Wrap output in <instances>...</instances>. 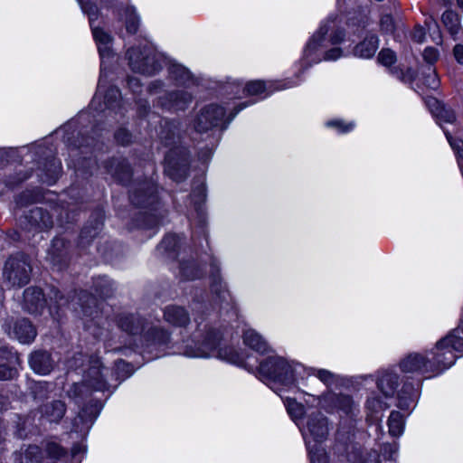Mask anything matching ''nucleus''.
Masks as SVG:
<instances>
[{"mask_svg":"<svg viewBox=\"0 0 463 463\" xmlns=\"http://www.w3.org/2000/svg\"><path fill=\"white\" fill-rule=\"evenodd\" d=\"M259 368L263 376L275 383L289 386L295 381L291 365L281 357H269L262 361Z\"/></svg>","mask_w":463,"mask_h":463,"instance_id":"nucleus-7","label":"nucleus"},{"mask_svg":"<svg viewBox=\"0 0 463 463\" xmlns=\"http://www.w3.org/2000/svg\"><path fill=\"white\" fill-rule=\"evenodd\" d=\"M461 331L460 326L455 329L452 333L449 334L436 344V349L442 351L443 347L447 345L452 351L463 353V338L457 335Z\"/></svg>","mask_w":463,"mask_h":463,"instance_id":"nucleus-37","label":"nucleus"},{"mask_svg":"<svg viewBox=\"0 0 463 463\" xmlns=\"http://www.w3.org/2000/svg\"><path fill=\"white\" fill-rule=\"evenodd\" d=\"M118 327L129 335H139L145 326V319L135 314H120L117 317Z\"/></svg>","mask_w":463,"mask_h":463,"instance_id":"nucleus-22","label":"nucleus"},{"mask_svg":"<svg viewBox=\"0 0 463 463\" xmlns=\"http://www.w3.org/2000/svg\"><path fill=\"white\" fill-rule=\"evenodd\" d=\"M125 14V25L128 33L134 34L137 32L139 26V18L136 14L134 7H127L124 11Z\"/></svg>","mask_w":463,"mask_h":463,"instance_id":"nucleus-44","label":"nucleus"},{"mask_svg":"<svg viewBox=\"0 0 463 463\" xmlns=\"http://www.w3.org/2000/svg\"><path fill=\"white\" fill-rule=\"evenodd\" d=\"M310 463H328L325 450L318 448L315 450H310Z\"/></svg>","mask_w":463,"mask_h":463,"instance_id":"nucleus-59","label":"nucleus"},{"mask_svg":"<svg viewBox=\"0 0 463 463\" xmlns=\"http://www.w3.org/2000/svg\"><path fill=\"white\" fill-rule=\"evenodd\" d=\"M157 136L160 142L170 148L179 147L177 145L181 142L182 131L181 124L178 120L162 118L157 130Z\"/></svg>","mask_w":463,"mask_h":463,"instance_id":"nucleus-14","label":"nucleus"},{"mask_svg":"<svg viewBox=\"0 0 463 463\" xmlns=\"http://www.w3.org/2000/svg\"><path fill=\"white\" fill-rule=\"evenodd\" d=\"M47 298L37 287H29L24 292L23 308L33 315L41 314L46 307Z\"/></svg>","mask_w":463,"mask_h":463,"instance_id":"nucleus-17","label":"nucleus"},{"mask_svg":"<svg viewBox=\"0 0 463 463\" xmlns=\"http://www.w3.org/2000/svg\"><path fill=\"white\" fill-rule=\"evenodd\" d=\"M164 317L166 322L176 326H185L190 323L189 313L180 306H167L164 310Z\"/></svg>","mask_w":463,"mask_h":463,"instance_id":"nucleus-24","label":"nucleus"},{"mask_svg":"<svg viewBox=\"0 0 463 463\" xmlns=\"http://www.w3.org/2000/svg\"><path fill=\"white\" fill-rule=\"evenodd\" d=\"M190 154L185 147L170 148L165 155V173L176 183L185 180L189 174Z\"/></svg>","mask_w":463,"mask_h":463,"instance_id":"nucleus-6","label":"nucleus"},{"mask_svg":"<svg viewBox=\"0 0 463 463\" xmlns=\"http://www.w3.org/2000/svg\"><path fill=\"white\" fill-rule=\"evenodd\" d=\"M400 367L404 373H429L433 372V364L430 360L420 354H411L404 358Z\"/></svg>","mask_w":463,"mask_h":463,"instance_id":"nucleus-20","label":"nucleus"},{"mask_svg":"<svg viewBox=\"0 0 463 463\" xmlns=\"http://www.w3.org/2000/svg\"><path fill=\"white\" fill-rule=\"evenodd\" d=\"M42 416L46 418L50 422L58 423L65 415L66 404L60 400L52 401L43 404L40 407Z\"/></svg>","mask_w":463,"mask_h":463,"instance_id":"nucleus-27","label":"nucleus"},{"mask_svg":"<svg viewBox=\"0 0 463 463\" xmlns=\"http://www.w3.org/2000/svg\"><path fill=\"white\" fill-rule=\"evenodd\" d=\"M47 299L50 301V310L52 311L53 308L59 309L66 307L69 304V297H66L62 294L58 288L52 286L49 288L47 293Z\"/></svg>","mask_w":463,"mask_h":463,"instance_id":"nucleus-40","label":"nucleus"},{"mask_svg":"<svg viewBox=\"0 0 463 463\" xmlns=\"http://www.w3.org/2000/svg\"><path fill=\"white\" fill-rule=\"evenodd\" d=\"M102 404L99 402L87 404L73 420L72 430L77 433H87L99 416Z\"/></svg>","mask_w":463,"mask_h":463,"instance_id":"nucleus-15","label":"nucleus"},{"mask_svg":"<svg viewBox=\"0 0 463 463\" xmlns=\"http://www.w3.org/2000/svg\"><path fill=\"white\" fill-rule=\"evenodd\" d=\"M288 411L294 418L301 417L304 412L303 406L292 401L288 402Z\"/></svg>","mask_w":463,"mask_h":463,"instance_id":"nucleus-64","label":"nucleus"},{"mask_svg":"<svg viewBox=\"0 0 463 463\" xmlns=\"http://www.w3.org/2000/svg\"><path fill=\"white\" fill-rule=\"evenodd\" d=\"M145 340L147 347L161 348L166 347L170 342L169 333L158 326L151 327L145 334Z\"/></svg>","mask_w":463,"mask_h":463,"instance_id":"nucleus-29","label":"nucleus"},{"mask_svg":"<svg viewBox=\"0 0 463 463\" xmlns=\"http://www.w3.org/2000/svg\"><path fill=\"white\" fill-rule=\"evenodd\" d=\"M104 167L114 180L122 184H127L133 174L129 163L125 158L108 159L104 162Z\"/></svg>","mask_w":463,"mask_h":463,"instance_id":"nucleus-18","label":"nucleus"},{"mask_svg":"<svg viewBox=\"0 0 463 463\" xmlns=\"http://www.w3.org/2000/svg\"><path fill=\"white\" fill-rule=\"evenodd\" d=\"M78 304L85 317H94L98 314L97 298L90 293L81 290L78 294Z\"/></svg>","mask_w":463,"mask_h":463,"instance_id":"nucleus-33","label":"nucleus"},{"mask_svg":"<svg viewBox=\"0 0 463 463\" xmlns=\"http://www.w3.org/2000/svg\"><path fill=\"white\" fill-rule=\"evenodd\" d=\"M33 268L30 258L22 252L10 255L3 268V279L12 287H24L29 283Z\"/></svg>","mask_w":463,"mask_h":463,"instance_id":"nucleus-4","label":"nucleus"},{"mask_svg":"<svg viewBox=\"0 0 463 463\" xmlns=\"http://www.w3.org/2000/svg\"><path fill=\"white\" fill-rule=\"evenodd\" d=\"M212 272H211V290L214 295V300L218 305H222L223 302H228V298H230V294L227 291L225 286L222 284L221 278L219 276V268L213 261L211 263Z\"/></svg>","mask_w":463,"mask_h":463,"instance_id":"nucleus-26","label":"nucleus"},{"mask_svg":"<svg viewBox=\"0 0 463 463\" xmlns=\"http://www.w3.org/2000/svg\"><path fill=\"white\" fill-rule=\"evenodd\" d=\"M312 373L316 375L320 381H322L326 385L331 384L334 382L335 375L325 369H312Z\"/></svg>","mask_w":463,"mask_h":463,"instance_id":"nucleus-57","label":"nucleus"},{"mask_svg":"<svg viewBox=\"0 0 463 463\" xmlns=\"http://www.w3.org/2000/svg\"><path fill=\"white\" fill-rule=\"evenodd\" d=\"M23 229L31 232H39L51 229L53 225L52 215L42 207H34L20 218Z\"/></svg>","mask_w":463,"mask_h":463,"instance_id":"nucleus-8","label":"nucleus"},{"mask_svg":"<svg viewBox=\"0 0 463 463\" xmlns=\"http://www.w3.org/2000/svg\"><path fill=\"white\" fill-rule=\"evenodd\" d=\"M126 57L134 72L153 75L162 69L158 55L150 47H131L127 51Z\"/></svg>","mask_w":463,"mask_h":463,"instance_id":"nucleus-5","label":"nucleus"},{"mask_svg":"<svg viewBox=\"0 0 463 463\" xmlns=\"http://www.w3.org/2000/svg\"><path fill=\"white\" fill-rule=\"evenodd\" d=\"M104 217V212L101 209H96L91 213L88 222L81 229L79 235L77 246L80 251L85 250L93 239L99 235L103 227Z\"/></svg>","mask_w":463,"mask_h":463,"instance_id":"nucleus-12","label":"nucleus"},{"mask_svg":"<svg viewBox=\"0 0 463 463\" xmlns=\"http://www.w3.org/2000/svg\"><path fill=\"white\" fill-rule=\"evenodd\" d=\"M114 137L118 144L121 146H128L132 143L133 135L126 128H119L114 134Z\"/></svg>","mask_w":463,"mask_h":463,"instance_id":"nucleus-49","label":"nucleus"},{"mask_svg":"<svg viewBox=\"0 0 463 463\" xmlns=\"http://www.w3.org/2000/svg\"><path fill=\"white\" fill-rule=\"evenodd\" d=\"M192 99V95L185 90L169 91L158 97L156 106L165 110H184Z\"/></svg>","mask_w":463,"mask_h":463,"instance_id":"nucleus-16","label":"nucleus"},{"mask_svg":"<svg viewBox=\"0 0 463 463\" xmlns=\"http://www.w3.org/2000/svg\"><path fill=\"white\" fill-rule=\"evenodd\" d=\"M428 105L439 122L453 123L456 120L454 111L438 99H430Z\"/></svg>","mask_w":463,"mask_h":463,"instance_id":"nucleus-32","label":"nucleus"},{"mask_svg":"<svg viewBox=\"0 0 463 463\" xmlns=\"http://www.w3.org/2000/svg\"><path fill=\"white\" fill-rule=\"evenodd\" d=\"M422 56L423 60L431 67L439 59V52L434 47H428L424 50Z\"/></svg>","mask_w":463,"mask_h":463,"instance_id":"nucleus-58","label":"nucleus"},{"mask_svg":"<svg viewBox=\"0 0 463 463\" xmlns=\"http://www.w3.org/2000/svg\"><path fill=\"white\" fill-rule=\"evenodd\" d=\"M113 371V383L115 384V389L118 386V384L129 377L133 373V366L125 362L124 360H118L115 362V367L112 369Z\"/></svg>","mask_w":463,"mask_h":463,"instance_id":"nucleus-39","label":"nucleus"},{"mask_svg":"<svg viewBox=\"0 0 463 463\" xmlns=\"http://www.w3.org/2000/svg\"><path fill=\"white\" fill-rule=\"evenodd\" d=\"M388 404L378 397H372L367 400V408L373 413H378L388 408Z\"/></svg>","mask_w":463,"mask_h":463,"instance_id":"nucleus-54","label":"nucleus"},{"mask_svg":"<svg viewBox=\"0 0 463 463\" xmlns=\"http://www.w3.org/2000/svg\"><path fill=\"white\" fill-rule=\"evenodd\" d=\"M378 61L384 66H390L396 61L395 53L390 49H383L379 55Z\"/></svg>","mask_w":463,"mask_h":463,"instance_id":"nucleus-56","label":"nucleus"},{"mask_svg":"<svg viewBox=\"0 0 463 463\" xmlns=\"http://www.w3.org/2000/svg\"><path fill=\"white\" fill-rule=\"evenodd\" d=\"M378 49V37L370 34L354 48V54L357 57L369 59L373 57Z\"/></svg>","mask_w":463,"mask_h":463,"instance_id":"nucleus-31","label":"nucleus"},{"mask_svg":"<svg viewBox=\"0 0 463 463\" xmlns=\"http://www.w3.org/2000/svg\"><path fill=\"white\" fill-rule=\"evenodd\" d=\"M41 197L38 190H25L16 197L15 202L18 206L24 207L36 203Z\"/></svg>","mask_w":463,"mask_h":463,"instance_id":"nucleus-45","label":"nucleus"},{"mask_svg":"<svg viewBox=\"0 0 463 463\" xmlns=\"http://www.w3.org/2000/svg\"><path fill=\"white\" fill-rule=\"evenodd\" d=\"M325 401L332 405L335 409L341 411L345 415L353 417L356 410L354 401L349 395L327 393Z\"/></svg>","mask_w":463,"mask_h":463,"instance_id":"nucleus-23","label":"nucleus"},{"mask_svg":"<svg viewBox=\"0 0 463 463\" xmlns=\"http://www.w3.org/2000/svg\"><path fill=\"white\" fill-rule=\"evenodd\" d=\"M441 19L442 23L452 35L458 33L460 26L459 18L457 13L451 10H448L442 14Z\"/></svg>","mask_w":463,"mask_h":463,"instance_id":"nucleus-42","label":"nucleus"},{"mask_svg":"<svg viewBox=\"0 0 463 463\" xmlns=\"http://www.w3.org/2000/svg\"><path fill=\"white\" fill-rule=\"evenodd\" d=\"M71 249L70 241L56 237L52 241L46 260L57 270H62L68 267L71 260Z\"/></svg>","mask_w":463,"mask_h":463,"instance_id":"nucleus-9","label":"nucleus"},{"mask_svg":"<svg viewBox=\"0 0 463 463\" xmlns=\"http://www.w3.org/2000/svg\"><path fill=\"white\" fill-rule=\"evenodd\" d=\"M21 463H43V455L40 447L29 445L24 451Z\"/></svg>","mask_w":463,"mask_h":463,"instance_id":"nucleus-47","label":"nucleus"},{"mask_svg":"<svg viewBox=\"0 0 463 463\" xmlns=\"http://www.w3.org/2000/svg\"><path fill=\"white\" fill-rule=\"evenodd\" d=\"M181 245V238L176 234H167L157 246V250L166 254L169 258L175 259Z\"/></svg>","mask_w":463,"mask_h":463,"instance_id":"nucleus-34","label":"nucleus"},{"mask_svg":"<svg viewBox=\"0 0 463 463\" xmlns=\"http://www.w3.org/2000/svg\"><path fill=\"white\" fill-rule=\"evenodd\" d=\"M456 360V355L453 351L445 345L442 351H438L435 348V353L433 354V367L437 366L440 369H445L451 366Z\"/></svg>","mask_w":463,"mask_h":463,"instance_id":"nucleus-38","label":"nucleus"},{"mask_svg":"<svg viewBox=\"0 0 463 463\" xmlns=\"http://www.w3.org/2000/svg\"><path fill=\"white\" fill-rule=\"evenodd\" d=\"M381 31L383 33H392L394 30L393 19L390 14H383L380 19Z\"/></svg>","mask_w":463,"mask_h":463,"instance_id":"nucleus-60","label":"nucleus"},{"mask_svg":"<svg viewBox=\"0 0 463 463\" xmlns=\"http://www.w3.org/2000/svg\"><path fill=\"white\" fill-rule=\"evenodd\" d=\"M244 344L252 350L265 354L269 351V345L257 332L252 329L246 330L243 334Z\"/></svg>","mask_w":463,"mask_h":463,"instance_id":"nucleus-36","label":"nucleus"},{"mask_svg":"<svg viewBox=\"0 0 463 463\" xmlns=\"http://www.w3.org/2000/svg\"><path fill=\"white\" fill-rule=\"evenodd\" d=\"M5 330L23 344H29L34 340L37 331L32 322L25 317L17 319L9 318L5 325Z\"/></svg>","mask_w":463,"mask_h":463,"instance_id":"nucleus-13","label":"nucleus"},{"mask_svg":"<svg viewBox=\"0 0 463 463\" xmlns=\"http://www.w3.org/2000/svg\"><path fill=\"white\" fill-rule=\"evenodd\" d=\"M389 432L396 437L402 434L403 430L402 416L399 411H392L388 419Z\"/></svg>","mask_w":463,"mask_h":463,"instance_id":"nucleus-43","label":"nucleus"},{"mask_svg":"<svg viewBox=\"0 0 463 463\" xmlns=\"http://www.w3.org/2000/svg\"><path fill=\"white\" fill-rule=\"evenodd\" d=\"M225 111L222 107L211 104L204 107L194 120V129L199 133L218 127L223 120Z\"/></svg>","mask_w":463,"mask_h":463,"instance_id":"nucleus-11","label":"nucleus"},{"mask_svg":"<svg viewBox=\"0 0 463 463\" xmlns=\"http://www.w3.org/2000/svg\"><path fill=\"white\" fill-rule=\"evenodd\" d=\"M92 33L95 41L99 44V52L102 58L109 57L111 54V50L109 44L111 43L112 37L109 33L105 32L103 29L99 26H91Z\"/></svg>","mask_w":463,"mask_h":463,"instance_id":"nucleus-35","label":"nucleus"},{"mask_svg":"<svg viewBox=\"0 0 463 463\" xmlns=\"http://www.w3.org/2000/svg\"><path fill=\"white\" fill-rule=\"evenodd\" d=\"M399 376L392 372H384L378 378L377 387L385 397H392L399 386Z\"/></svg>","mask_w":463,"mask_h":463,"instance_id":"nucleus-30","label":"nucleus"},{"mask_svg":"<svg viewBox=\"0 0 463 463\" xmlns=\"http://www.w3.org/2000/svg\"><path fill=\"white\" fill-rule=\"evenodd\" d=\"M180 274L186 280L201 279L204 275V267L199 264L194 257L180 260Z\"/></svg>","mask_w":463,"mask_h":463,"instance_id":"nucleus-25","label":"nucleus"},{"mask_svg":"<svg viewBox=\"0 0 463 463\" xmlns=\"http://www.w3.org/2000/svg\"><path fill=\"white\" fill-rule=\"evenodd\" d=\"M245 90L250 95H257L264 91L265 85L261 80H254L247 83Z\"/></svg>","mask_w":463,"mask_h":463,"instance_id":"nucleus-61","label":"nucleus"},{"mask_svg":"<svg viewBox=\"0 0 463 463\" xmlns=\"http://www.w3.org/2000/svg\"><path fill=\"white\" fill-rule=\"evenodd\" d=\"M204 335L203 336V340L201 342L195 344V346H186V350L184 354L187 356L194 357H209V356H217L222 359H226L232 363H237L238 355L234 354L232 349H222L219 348V345L221 342V335L220 332L204 326L203 329Z\"/></svg>","mask_w":463,"mask_h":463,"instance_id":"nucleus-3","label":"nucleus"},{"mask_svg":"<svg viewBox=\"0 0 463 463\" xmlns=\"http://www.w3.org/2000/svg\"><path fill=\"white\" fill-rule=\"evenodd\" d=\"M168 73L171 80L177 85L189 87L196 84V80L188 69L178 63H171L168 67Z\"/></svg>","mask_w":463,"mask_h":463,"instance_id":"nucleus-28","label":"nucleus"},{"mask_svg":"<svg viewBox=\"0 0 463 463\" xmlns=\"http://www.w3.org/2000/svg\"><path fill=\"white\" fill-rule=\"evenodd\" d=\"M42 154L44 156V158L39 161L36 175L42 183L52 185L57 182L61 175V165L54 157L51 150H44Z\"/></svg>","mask_w":463,"mask_h":463,"instance_id":"nucleus-10","label":"nucleus"},{"mask_svg":"<svg viewBox=\"0 0 463 463\" xmlns=\"http://www.w3.org/2000/svg\"><path fill=\"white\" fill-rule=\"evenodd\" d=\"M18 375V371L15 367L1 364H0V381H10Z\"/></svg>","mask_w":463,"mask_h":463,"instance_id":"nucleus-52","label":"nucleus"},{"mask_svg":"<svg viewBox=\"0 0 463 463\" xmlns=\"http://www.w3.org/2000/svg\"><path fill=\"white\" fill-rule=\"evenodd\" d=\"M50 383L47 382H35L30 387V393L34 400L43 401L48 398Z\"/></svg>","mask_w":463,"mask_h":463,"instance_id":"nucleus-46","label":"nucleus"},{"mask_svg":"<svg viewBox=\"0 0 463 463\" xmlns=\"http://www.w3.org/2000/svg\"><path fill=\"white\" fill-rule=\"evenodd\" d=\"M81 9L84 13L89 15L90 26L93 25L94 21L98 17V7L90 3L89 0H82V2H79Z\"/></svg>","mask_w":463,"mask_h":463,"instance_id":"nucleus-51","label":"nucleus"},{"mask_svg":"<svg viewBox=\"0 0 463 463\" xmlns=\"http://www.w3.org/2000/svg\"><path fill=\"white\" fill-rule=\"evenodd\" d=\"M27 420L18 417L14 436L17 437L18 439H23L27 437Z\"/></svg>","mask_w":463,"mask_h":463,"instance_id":"nucleus-62","label":"nucleus"},{"mask_svg":"<svg viewBox=\"0 0 463 463\" xmlns=\"http://www.w3.org/2000/svg\"><path fill=\"white\" fill-rule=\"evenodd\" d=\"M307 428L316 442H322L327 438L329 431L327 419L319 411L308 416Z\"/></svg>","mask_w":463,"mask_h":463,"instance_id":"nucleus-19","label":"nucleus"},{"mask_svg":"<svg viewBox=\"0 0 463 463\" xmlns=\"http://www.w3.org/2000/svg\"><path fill=\"white\" fill-rule=\"evenodd\" d=\"M45 451L48 457L55 459H59L65 456L66 451L59 444L55 442H49L46 444Z\"/></svg>","mask_w":463,"mask_h":463,"instance_id":"nucleus-50","label":"nucleus"},{"mask_svg":"<svg viewBox=\"0 0 463 463\" xmlns=\"http://www.w3.org/2000/svg\"><path fill=\"white\" fill-rule=\"evenodd\" d=\"M80 138L81 139L73 146L75 149H80L82 154H88V151H83L84 148L95 147L98 143V140L94 137H84L83 134H81Z\"/></svg>","mask_w":463,"mask_h":463,"instance_id":"nucleus-53","label":"nucleus"},{"mask_svg":"<svg viewBox=\"0 0 463 463\" xmlns=\"http://www.w3.org/2000/svg\"><path fill=\"white\" fill-rule=\"evenodd\" d=\"M130 202L137 207L144 208L135 214L128 229H153L157 227L166 211L160 207L156 194V186L152 180L135 181L129 191Z\"/></svg>","mask_w":463,"mask_h":463,"instance_id":"nucleus-1","label":"nucleus"},{"mask_svg":"<svg viewBox=\"0 0 463 463\" xmlns=\"http://www.w3.org/2000/svg\"><path fill=\"white\" fill-rule=\"evenodd\" d=\"M93 287L96 294H98L102 298H109L114 296V284L107 277L97 279L94 281Z\"/></svg>","mask_w":463,"mask_h":463,"instance_id":"nucleus-41","label":"nucleus"},{"mask_svg":"<svg viewBox=\"0 0 463 463\" xmlns=\"http://www.w3.org/2000/svg\"><path fill=\"white\" fill-rule=\"evenodd\" d=\"M29 364L33 372L45 375L52 372L54 362L47 351L36 350L30 354Z\"/></svg>","mask_w":463,"mask_h":463,"instance_id":"nucleus-21","label":"nucleus"},{"mask_svg":"<svg viewBox=\"0 0 463 463\" xmlns=\"http://www.w3.org/2000/svg\"><path fill=\"white\" fill-rule=\"evenodd\" d=\"M428 71L429 72L424 77V84L432 90H436L439 85L438 75L430 66L428 67Z\"/></svg>","mask_w":463,"mask_h":463,"instance_id":"nucleus-55","label":"nucleus"},{"mask_svg":"<svg viewBox=\"0 0 463 463\" xmlns=\"http://www.w3.org/2000/svg\"><path fill=\"white\" fill-rule=\"evenodd\" d=\"M327 33L328 27L326 25L321 26L307 44L306 52L316 50L320 43L324 40V37Z\"/></svg>","mask_w":463,"mask_h":463,"instance_id":"nucleus-48","label":"nucleus"},{"mask_svg":"<svg viewBox=\"0 0 463 463\" xmlns=\"http://www.w3.org/2000/svg\"><path fill=\"white\" fill-rule=\"evenodd\" d=\"M115 390L113 371L105 367L98 356L88 358V367L83 370L81 383H74L68 390V396L76 403H80L93 391L112 392Z\"/></svg>","mask_w":463,"mask_h":463,"instance_id":"nucleus-2","label":"nucleus"},{"mask_svg":"<svg viewBox=\"0 0 463 463\" xmlns=\"http://www.w3.org/2000/svg\"><path fill=\"white\" fill-rule=\"evenodd\" d=\"M137 112L139 118H145L151 112V108L146 99H138L137 101Z\"/></svg>","mask_w":463,"mask_h":463,"instance_id":"nucleus-63","label":"nucleus"}]
</instances>
